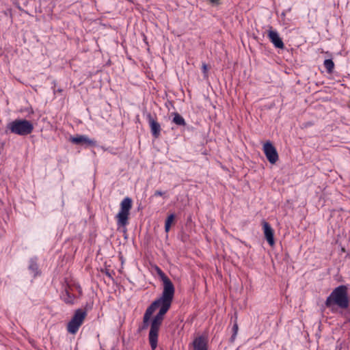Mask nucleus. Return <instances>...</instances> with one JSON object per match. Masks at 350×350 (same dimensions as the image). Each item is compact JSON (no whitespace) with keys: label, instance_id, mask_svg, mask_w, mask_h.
I'll return each mask as SVG.
<instances>
[{"label":"nucleus","instance_id":"f257e3e1","mask_svg":"<svg viewBox=\"0 0 350 350\" xmlns=\"http://www.w3.org/2000/svg\"><path fill=\"white\" fill-rule=\"evenodd\" d=\"M174 293L175 289L163 291L161 296L152 301L148 306L150 309L153 308L152 310V313H154V312L160 307L159 311L150 321L148 340L152 350H155L157 347L159 332L163 324L165 314L171 307Z\"/></svg>","mask_w":350,"mask_h":350},{"label":"nucleus","instance_id":"f03ea898","mask_svg":"<svg viewBox=\"0 0 350 350\" xmlns=\"http://www.w3.org/2000/svg\"><path fill=\"white\" fill-rule=\"evenodd\" d=\"M325 306L334 311V306H337L342 310H347L344 316L350 319V304L348 295V288L345 285H340L336 287L327 297Z\"/></svg>","mask_w":350,"mask_h":350},{"label":"nucleus","instance_id":"7ed1b4c3","mask_svg":"<svg viewBox=\"0 0 350 350\" xmlns=\"http://www.w3.org/2000/svg\"><path fill=\"white\" fill-rule=\"evenodd\" d=\"M7 129L12 133L25 136L32 133L33 130V125L27 120L16 119L8 123Z\"/></svg>","mask_w":350,"mask_h":350},{"label":"nucleus","instance_id":"20e7f679","mask_svg":"<svg viewBox=\"0 0 350 350\" xmlns=\"http://www.w3.org/2000/svg\"><path fill=\"white\" fill-rule=\"evenodd\" d=\"M132 199L126 197L120 203V211L117 214V224L119 226H125L128 224L130 210L132 208Z\"/></svg>","mask_w":350,"mask_h":350},{"label":"nucleus","instance_id":"39448f33","mask_svg":"<svg viewBox=\"0 0 350 350\" xmlns=\"http://www.w3.org/2000/svg\"><path fill=\"white\" fill-rule=\"evenodd\" d=\"M87 316V312L83 309L75 310L73 317L68 322L67 330L70 334H76Z\"/></svg>","mask_w":350,"mask_h":350},{"label":"nucleus","instance_id":"423d86ee","mask_svg":"<svg viewBox=\"0 0 350 350\" xmlns=\"http://www.w3.org/2000/svg\"><path fill=\"white\" fill-rule=\"evenodd\" d=\"M263 151L267 159L271 164H275L278 161L279 156L277 150L270 141L264 144Z\"/></svg>","mask_w":350,"mask_h":350},{"label":"nucleus","instance_id":"0eeeda50","mask_svg":"<svg viewBox=\"0 0 350 350\" xmlns=\"http://www.w3.org/2000/svg\"><path fill=\"white\" fill-rule=\"evenodd\" d=\"M146 118L149 123L152 136L156 139L159 138L161 135V124L157 120V118H153L150 113H148L146 114Z\"/></svg>","mask_w":350,"mask_h":350},{"label":"nucleus","instance_id":"6e6552de","mask_svg":"<svg viewBox=\"0 0 350 350\" xmlns=\"http://www.w3.org/2000/svg\"><path fill=\"white\" fill-rule=\"evenodd\" d=\"M70 142L75 144L85 146V147H94L96 146V142L88 138L85 135H77L70 137Z\"/></svg>","mask_w":350,"mask_h":350},{"label":"nucleus","instance_id":"1a4fd4ad","mask_svg":"<svg viewBox=\"0 0 350 350\" xmlns=\"http://www.w3.org/2000/svg\"><path fill=\"white\" fill-rule=\"evenodd\" d=\"M262 225L265 239L270 246L274 245V230L271 228V225L265 220L262 221Z\"/></svg>","mask_w":350,"mask_h":350},{"label":"nucleus","instance_id":"9d476101","mask_svg":"<svg viewBox=\"0 0 350 350\" xmlns=\"http://www.w3.org/2000/svg\"><path fill=\"white\" fill-rule=\"evenodd\" d=\"M268 38L271 42L274 45L275 48L283 49L284 48V44L280 37L278 33L275 30H273L272 27L268 30Z\"/></svg>","mask_w":350,"mask_h":350},{"label":"nucleus","instance_id":"9b49d317","mask_svg":"<svg viewBox=\"0 0 350 350\" xmlns=\"http://www.w3.org/2000/svg\"><path fill=\"white\" fill-rule=\"evenodd\" d=\"M156 271L159 277L163 282V290L175 289L174 286L170 279L165 275V273L157 266H156Z\"/></svg>","mask_w":350,"mask_h":350},{"label":"nucleus","instance_id":"f8f14e48","mask_svg":"<svg viewBox=\"0 0 350 350\" xmlns=\"http://www.w3.org/2000/svg\"><path fill=\"white\" fill-rule=\"evenodd\" d=\"M193 350H208V340L204 336L196 337L193 341Z\"/></svg>","mask_w":350,"mask_h":350},{"label":"nucleus","instance_id":"ddd939ff","mask_svg":"<svg viewBox=\"0 0 350 350\" xmlns=\"http://www.w3.org/2000/svg\"><path fill=\"white\" fill-rule=\"evenodd\" d=\"M28 269L33 273L34 278L41 274V271L39 269V267L37 263L36 258L30 259Z\"/></svg>","mask_w":350,"mask_h":350},{"label":"nucleus","instance_id":"4468645a","mask_svg":"<svg viewBox=\"0 0 350 350\" xmlns=\"http://www.w3.org/2000/svg\"><path fill=\"white\" fill-rule=\"evenodd\" d=\"M153 308H149L148 307L146 308L145 313L143 317V323H142V327L140 329H145L148 328L150 324V317L152 315V310Z\"/></svg>","mask_w":350,"mask_h":350},{"label":"nucleus","instance_id":"2eb2a0df","mask_svg":"<svg viewBox=\"0 0 350 350\" xmlns=\"http://www.w3.org/2000/svg\"><path fill=\"white\" fill-rule=\"evenodd\" d=\"M172 122L178 126H186V122L185 119L177 112L174 113Z\"/></svg>","mask_w":350,"mask_h":350},{"label":"nucleus","instance_id":"dca6fc26","mask_svg":"<svg viewBox=\"0 0 350 350\" xmlns=\"http://www.w3.org/2000/svg\"><path fill=\"white\" fill-rule=\"evenodd\" d=\"M175 215L172 213L167 216L165 221V232H168L170 230L171 225L174 222L175 219Z\"/></svg>","mask_w":350,"mask_h":350},{"label":"nucleus","instance_id":"f3484780","mask_svg":"<svg viewBox=\"0 0 350 350\" xmlns=\"http://www.w3.org/2000/svg\"><path fill=\"white\" fill-rule=\"evenodd\" d=\"M324 66L328 72H332L334 68V63L331 59H327L324 61Z\"/></svg>","mask_w":350,"mask_h":350},{"label":"nucleus","instance_id":"a211bd4d","mask_svg":"<svg viewBox=\"0 0 350 350\" xmlns=\"http://www.w3.org/2000/svg\"><path fill=\"white\" fill-rule=\"evenodd\" d=\"M238 329H239L238 324H237V321H235V322L233 325V327H232V334L230 338V342H233L234 341V340L236 338V336L238 332Z\"/></svg>","mask_w":350,"mask_h":350},{"label":"nucleus","instance_id":"6ab92c4d","mask_svg":"<svg viewBox=\"0 0 350 350\" xmlns=\"http://www.w3.org/2000/svg\"><path fill=\"white\" fill-rule=\"evenodd\" d=\"M66 297L64 299V301L66 304H73V299L74 296L72 295L68 291H66Z\"/></svg>","mask_w":350,"mask_h":350},{"label":"nucleus","instance_id":"aec40b11","mask_svg":"<svg viewBox=\"0 0 350 350\" xmlns=\"http://www.w3.org/2000/svg\"><path fill=\"white\" fill-rule=\"evenodd\" d=\"M210 68V66L207 65L206 63H202V72L204 76V78L208 77V72Z\"/></svg>","mask_w":350,"mask_h":350},{"label":"nucleus","instance_id":"412c9836","mask_svg":"<svg viewBox=\"0 0 350 350\" xmlns=\"http://www.w3.org/2000/svg\"><path fill=\"white\" fill-rule=\"evenodd\" d=\"M212 5H218L221 3V0H208Z\"/></svg>","mask_w":350,"mask_h":350},{"label":"nucleus","instance_id":"4be33fe9","mask_svg":"<svg viewBox=\"0 0 350 350\" xmlns=\"http://www.w3.org/2000/svg\"><path fill=\"white\" fill-rule=\"evenodd\" d=\"M165 193H166V192H165V191H164V192H163V191H161L157 190V191H155V192H154V196H163Z\"/></svg>","mask_w":350,"mask_h":350},{"label":"nucleus","instance_id":"5701e85b","mask_svg":"<svg viewBox=\"0 0 350 350\" xmlns=\"http://www.w3.org/2000/svg\"><path fill=\"white\" fill-rule=\"evenodd\" d=\"M304 127H308V126L314 125V123L312 122H307L304 123Z\"/></svg>","mask_w":350,"mask_h":350},{"label":"nucleus","instance_id":"b1692460","mask_svg":"<svg viewBox=\"0 0 350 350\" xmlns=\"http://www.w3.org/2000/svg\"><path fill=\"white\" fill-rule=\"evenodd\" d=\"M62 90H63V89H57V92H62Z\"/></svg>","mask_w":350,"mask_h":350},{"label":"nucleus","instance_id":"393cba45","mask_svg":"<svg viewBox=\"0 0 350 350\" xmlns=\"http://www.w3.org/2000/svg\"><path fill=\"white\" fill-rule=\"evenodd\" d=\"M341 86H347V85L345 83H340V84Z\"/></svg>","mask_w":350,"mask_h":350},{"label":"nucleus","instance_id":"a878e982","mask_svg":"<svg viewBox=\"0 0 350 350\" xmlns=\"http://www.w3.org/2000/svg\"><path fill=\"white\" fill-rule=\"evenodd\" d=\"M342 252H345V248H343V247H342Z\"/></svg>","mask_w":350,"mask_h":350}]
</instances>
